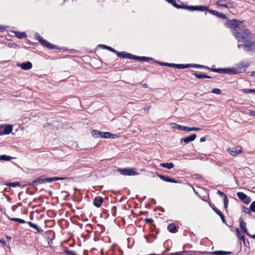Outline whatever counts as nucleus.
I'll return each instance as SVG.
<instances>
[{
	"label": "nucleus",
	"mask_w": 255,
	"mask_h": 255,
	"mask_svg": "<svg viewBox=\"0 0 255 255\" xmlns=\"http://www.w3.org/2000/svg\"><path fill=\"white\" fill-rule=\"evenodd\" d=\"M115 53L119 57L126 58L127 52H119L116 50Z\"/></svg>",
	"instance_id": "34"
},
{
	"label": "nucleus",
	"mask_w": 255,
	"mask_h": 255,
	"mask_svg": "<svg viewBox=\"0 0 255 255\" xmlns=\"http://www.w3.org/2000/svg\"><path fill=\"white\" fill-rule=\"evenodd\" d=\"M213 209L214 211V212L220 217L223 223H226V220L225 217L224 215L221 213V212L216 207L213 208Z\"/></svg>",
	"instance_id": "23"
},
{
	"label": "nucleus",
	"mask_w": 255,
	"mask_h": 255,
	"mask_svg": "<svg viewBox=\"0 0 255 255\" xmlns=\"http://www.w3.org/2000/svg\"><path fill=\"white\" fill-rule=\"evenodd\" d=\"M157 176L164 181L168 182H171V183H180L181 181H179L178 180H175L173 178H171L169 177L161 174H159L158 173H157Z\"/></svg>",
	"instance_id": "11"
},
{
	"label": "nucleus",
	"mask_w": 255,
	"mask_h": 255,
	"mask_svg": "<svg viewBox=\"0 0 255 255\" xmlns=\"http://www.w3.org/2000/svg\"><path fill=\"white\" fill-rule=\"evenodd\" d=\"M134 60H138L140 61H149V60H153V58L147 57H144V56H138L134 55Z\"/></svg>",
	"instance_id": "20"
},
{
	"label": "nucleus",
	"mask_w": 255,
	"mask_h": 255,
	"mask_svg": "<svg viewBox=\"0 0 255 255\" xmlns=\"http://www.w3.org/2000/svg\"><path fill=\"white\" fill-rule=\"evenodd\" d=\"M144 221L146 223L151 224L153 222V220L151 218H145Z\"/></svg>",
	"instance_id": "48"
},
{
	"label": "nucleus",
	"mask_w": 255,
	"mask_h": 255,
	"mask_svg": "<svg viewBox=\"0 0 255 255\" xmlns=\"http://www.w3.org/2000/svg\"><path fill=\"white\" fill-rule=\"evenodd\" d=\"M149 109H150V107L149 106H147L146 107L144 108V111H148Z\"/></svg>",
	"instance_id": "63"
},
{
	"label": "nucleus",
	"mask_w": 255,
	"mask_h": 255,
	"mask_svg": "<svg viewBox=\"0 0 255 255\" xmlns=\"http://www.w3.org/2000/svg\"><path fill=\"white\" fill-rule=\"evenodd\" d=\"M217 73L221 74H237L238 73L237 69L232 68H218Z\"/></svg>",
	"instance_id": "7"
},
{
	"label": "nucleus",
	"mask_w": 255,
	"mask_h": 255,
	"mask_svg": "<svg viewBox=\"0 0 255 255\" xmlns=\"http://www.w3.org/2000/svg\"><path fill=\"white\" fill-rule=\"evenodd\" d=\"M244 244L245 246L246 247H248V246L250 245V243L247 240H245V243H244Z\"/></svg>",
	"instance_id": "58"
},
{
	"label": "nucleus",
	"mask_w": 255,
	"mask_h": 255,
	"mask_svg": "<svg viewBox=\"0 0 255 255\" xmlns=\"http://www.w3.org/2000/svg\"><path fill=\"white\" fill-rule=\"evenodd\" d=\"M217 194L220 196L223 197L224 198H226V197H227V196L224 192H223L222 191H221L220 190L217 191Z\"/></svg>",
	"instance_id": "44"
},
{
	"label": "nucleus",
	"mask_w": 255,
	"mask_h": 255,
	"mask_svg": "<svg viewBox=\"0 0 255 255\" xmlns=\"http://www.w3.org/2000/svg\"><path fill=\"white\" fill-rule=\"evenodd\" d=\"M65 253L68 255H76L75 252L70 250H65Z\"/></svg>",
	"instance_id": "43"
},
{
	"label": "nucleus",
	"mask_w": 255,
	"mask_h": 255,
	"mask_svg": "<svg viewBox=\"0 0 255 255\" xmlns=\"http://www.w3.org/2000/svg\"><path fill=\"white\" fill-rule=\"evenodd\" d=\"M196 136H197L196 134H193L187 137L181 138V141H184L185 143L187 144L189 142L194 140L196 139Z\"/></svg>",
	"instance_id": "17"
},
{
	"label": "nucleus",
	"mask_w": 255,
	"mask_h": 255,
	"mask_svg": "<svg viewBox=\"0 0 255 255\" xmlns=\"http://www.w3.org/2000/svg\"><path fill=\"white\" fill-rule=\"evenodd\" d=\"M171 126L172 128H173L179 129L181 130H183V126L179 125L177 124L173 123L171 124Z\"/></svg>",
	"instance_id": "35"
},
{
	"label": "nucleus",
	"mask_w": 255,
	"mask_h": 255,
	"mask_svg": "<svg viewBox=\"0 0 255 255\" xmlns=\"http://www.w3.org/2000/svg\"><path fill=\"white\" fill-rule=\"evenodd\" d=\"M200 129L199 128L196 127H192V128H189L187 127L183 126V131H198Z\"/></svg>",
	"instance_id": "26"
},
{
	"label": "nucleus",
	"mask_w": 255,
	"mask_h": 255,
	"mask_svg": "<svg viewBox=\"0 0 255 255\" xmlns=\"http://www.w3.org/2000/svg\"><path fill=\"white\" fill-rule=\"evenodd\" d=\"M239 239H241L244 243H245L246 238L244 235H241Z\"/></svg>",
	"instance_id": "56"
},
{
	"label": "nucleus",
	"mask_w": 255,
	"mask_h": 255,
	"mask_svg": "<svg viewBox=\"0 0 255 255\" xmlns=\"http://www.w3.org/2000/svg\"><path fill=\"white\" fill-rule=\"evenodd\" d=\"M66 178L63 177H53L45 178L44 176H40V177L33 180L31 184L33 186H38L40 184L46 182H51L55 181L63 180L66 179Z\"/></svg>",
	"instance_id": "2"
},
{
	"label": "nucleus",
	"mask_w": 255,
	"mask_h": 255,
	"mask_svg": "<svg viewBox=\"0 0 255 255\" xmlns=\"http://www.w3.org/2000/svg\"><path fill=\"white\" fill-rule=\"evenodd\" d=\"M243 21H238L236 19L228 20L226 22L225 26L228 28H233V32L241 28L243 26Z\"/></svg>",
	"instance_id": "4"
},
{
	"label": "nucleus",
	"mask_w": 255,
	"mask_h": 255,
	"mask_svg": "<svg viewBox=\"0 0 255 255\" xmlns=\"http://www.w3.org/2000/svg\"><path fill=\"white\" fill-rule=\"evenodd\" d=\"M251 90H252V89H245L241 90V91L245 93H250L252 92Z\"/></svg>",
	"instance_id": "49"
},
{
	"label": "nucleus",
	"mask_w": 255,
	"mask_h": 255,
	"mask_svg": "<svg viewBox=\"0 0 255 255\" xmlns=\"http://www.w3.org/2000/svg\"><path fill=\"white\" fill-rule=\"evenodd\" d=\"M213 254L215 255H231L232 254V253L230 252L219 251L214 252Z\"/></svg>",
	"instance_id": "28"
},
{
	"label": "nucleus",
	"mask_w": 255,
	"mask_h": 255,
	"mask_svg": "<svg viewBox=\"0 0 255 255\" xmlns=\"http://www.w3.org/2000/svg\"><path fill=\"white\" fill-rule=\"evenodd\" d=\"M167 229L169 232L172 233H175L177 232L176 226L173 223L169 224L168 226Z\"/></svg>",
	"instance_id": "24"
},
{
	"label": "nucleus",
	"mask_w": 255,
	"mask_h": 255,
	"mask_svg": "<svg viewBox=\"0 0 255 255\" xmlns=\"http://www.w3.org/2000/svg\"><path fill=\"white\" fill-rule=\"evenodd\" d=\"M0 243L3 246L6 245V242L3 238L0 239Z\"/></svg>",
	"instance_id": "53"
},
{
	"label": "nucleus",
	"mask_w": 255,
	"mask_h": 255,
	"mask_svg": "<svg viewBox=\"0 0 255 255\" xmlns=\"http://www.w3.org/2000/svg\"><path fill=\"white\" fill-rule=\"evenodd\" d=\"M4 30L5 28L3 26L0 25V31H2Z\"/></svg>",
	"instance_id": "61"
},
{
	"label": "nucleus",
	"mask_w": 255,
	"mask_h": 255,
	"mask_svg": "<svg viewBox=\"0 0 255 255\" xmlns=\"http://www.w3.org/2000/svg\"><path fill=\"white\" fill-rule=\"evenodd\" d=\"M185 9L189 10L191 11L197 10V11H207L208 10V6L204 5H185Z\"/></svg>",
	"instance_id": "8"
},
{
	"label": "nucleus",
	"mask_w": 255,
	"mask_h": 255,
	"mask_svg": "<svg viewBox=\"0 0 255 255\" xmlns=\"http://www.w3.org/2000/svg\"><path fill=\"white\" fill-rule=\"evenodd\" d=\"M236 232L237 237H238V238H240L241 237V236L242 235L241 234V231L239 230L238 228L236 229Z\"/></svg>",
	"instance_id": "46"
},
{
	"label": "nucleus",
	"mask_w": 255,
	"mask_h": 255,
	"mask_svg": "<svg viewBox=\"0 0 255 255\" xmlns=\"http://www.w3.org/2000/svg\"><path fill=\"white\" fill-rule=\"evenodd\" d=\"M104 202V199L101 196H97L94 198L93 204L97 208L101 206L102 203Z\"/></svg>",
	"instance_id": "14"
},
{
	"label": "nucleus",
	"mask_w": 255,
	"mask_h": 255,
	"mask_svg": "<svg viewBox=\"0 0 255 255\" xmlns=\"http://www.w3.org/2000/svg\"><path fill=\"white\" fill-rule=\"evenodd\" d=\"M170 67L177 68L178 69H184L188 68V64H174L171 63L169 65Z\"/></svg>",
	"instance_id": "18"
},
{
	"label": "nucleus",
	"mask_w": 255,
	"mask_h": 255,
	"mask_svg": "<svg viewBox=\"0 0 255 255\" xmlns=\"http://www.w3.org/2000/svg\"><path fill=\"white\" fill-rule=\"evenodd\" d=\"M53 234V232L52 231H49L46 233L47 241L48 242L49 244H50V242L52 241V238L50 236H52Z\"/></svg>",
	"instance_id": "29"
},
{
	"label": "nucleus",
	"mask_w": 255,
	"mask_h": 255,
	"mask_svg": "<svg viewBox=\"0 0 255 255\" xmlns=\"http://www.w3.org/2000/svg\"><path fill=\"white\" fill-rule=\"evenodd\" d=\"M185 254H187L188 255H198V252L197 251H185Z\"/></svg>",
	"instance_id": "42"
},
{
	"label": "nucleus",
	"mask_w": 255,
	"mask_h": 255,
	"mask_svg": "<svg viewBox=\"0 0 255 255\" xmlns=\"http://www.w3.org/2000/svg\"><path fill=\"white\" fill-rule=\"evenodd\" d=\"M242 151V148L241 146H236L229 148V153L232 156H235L240 153Z\"/></svg>",
	"instance_id": "12"
},
{
	"label": "nucleus",
	"mask_w": 255,
	"mask_h": 255,
	"mask_svg": "<svg viewBox=\"0 0 255 255\" xmlns=\"http://www.w3.org/2000/svg\"><path fill=\"white\" fill-rule=\"evenodd\" d=\"M208 11L212 14L214 15H216V16L217 17H219V15H220V13L218 11H216V10H209L208 9Z\"/></svg>",
	"instance_id": "39"
},
{
	"label": "nucleus",
	"mask_w": 255,
	"mask_h": 255,
	"mask_svg": "<svg viewBox=\"0 0 255 255\" xmlns=\"http://www.w3.org/2000/svg\"><path fill=\"white\" fill-rule=\"evenodd\" d=\"M171 255H181V252L174 253H172L171 254Z\"/></svg>",
	"instance_id": "59"
},
{
	"label": "nucleus",
	"mask_w": 255,
	"mask_h": 255,
	"mask_svg": "<svg viewBox=\"0 0 255 255\" xmlns=\"http://www.w3.org/2000/svg\"><path fill=\"white\" fill-rule=\"evenodd\" d=\"M27 224L32 228L35 229L38 233H42L43 230L39 227L37 226L36 224L31 222H28Z\"/></svg>",
	"instance_id": "22"
},
{
	"label": "nucleus",
	"mask_w": 255,
	"mask_h": 255,
	"mask_svg": "<svg viewBox=\"0 0 255 255\" xmlns=\"http://www.w3.org/2000/svg\"><path fill=\"white\" fill-rule=\"evenodd\" d=\"M219 17H220L221 18H222L223 19H225L226 18V16L225 14L220 13Z\"/></svg>",
	"instance_id": "55"
},
{
	"label": "nucleus",
	"mask_w": 255,
	"mask_h": 255,
	"mask_svg": "<svg viewBox=\"0 0 255 255\" xmlns=\"http://www.w3.org/2000/svg\"><path fill=\"white\" fill-rule=\"evenodd\" d=\"M240 227L243 232L247 235L251 236V234L248 232L247 228H246V223L244 222L242 217L239 218Z\"/></svg>",
	"instance_id": "13"
},
{
	"label": "nucleus",
	"mask_w": 255,
	"mask_h": 255,
	"mask_svg": "<svg viewBox=\"0 0 255 255\" xmlns=\"http://www.w3.org/2000/svg\"><path fill=\"white\" fill-rule=\"evenodd\" d=\"M206 69H208L210 70V71L215 72H217V70H218V68H210L208 67Z\"/></svg>",
	"instance_id": "52"
},
{
	"label": "nucleus",
	"mask_w": 255,
	"mask_h": 255,
	"mask_svg": "<svg viewBox=\"0 0 255 255\" xmlns=\"http://www.w3.org/2000/svg\"><path fill=\"white\" fill-rule=\"evenodd\" d=\"M250 113H251L252 115H253V116H255V111H250Z\"/></svg>",
	"instance_id": "62"
},
{
	"label": "nucleus",
	"mask_w": 255,
	"mask_h": 255,
	"mask_svg": "<svg viewBox=\"0 0 255 255\" xmlns=\"http://www.w3.org/2000/svg\"><path fill=\"white\" fill-rule=\"evenodd\" d=\"M98 46L100 47H102L104 49H108L109 51H111L112 52H114V53H115V52H116V50L115 49H114V48H113L112 47H111L110 46H107L106 45L99 44L98 45Z\"/></svg>",
	"instance_id": "32"
},
{
	"label": "nucleus",
	"mask_w": 255,
	"mask_h": 255,
	"mask_svg": "<svg viewBox=\"0 0 255 255\" xmlns=\"http://www.w3.org/2000/svg\"><path fill=\"white\" fill-rule=\"evenodd\" d=\"M216 5L217 6L225 7L228 8L234 7V5L232 2H228L227 0H219L217 1Z\"/></svg>",
	"instance_id": "9"
},
{
	"label": "nucleus",
	"mask_w": 255,
	"mask_h": 255,
	"mask_svg": "<svg viewBox=\"0 0 255 255\" xmlns=\"http://www.w3.org/2000/svg\"><path fill=\"white\" fill-rule=\"evenodd\" d=\"M211 92L213 94H216L218 95H220L221 94V90L218 88L213 89L211 91Z\"/></svg>",
	"instance_id": "40"
},
{
	"label": "nucleus",
	"mask_w": 255,
	"mask_h": 255,
	"mask_svg": "<svg viewBox=\"0 0 255 255\" xmlns=\"http://www.w3.org/2000/svg\"><path fill=\"white\" fill-rule=\"evenodd\" d=\"M251 75H252V76L254 77H255V71H253V72L252 73Z\"/></svg>",
	"instance_id": "64"
},
{
	"label": "nucleus",
	"mask_w": 255,
	"mask_h": 255,
	"mask_svg": "<svg viewBox=\"0 0 255 255\" xmlns=\"http://www.w3.org/2000/svg\"><path fill=\"white\" fill-rule=\"evenodd\" d=\"M223 201H224V208L227 211L228 206V203H229V200L228 199V197H226V198H224L223 199Z\"/></svg>",
	"instance_id": "37"
},
{
	"label": "nucleus",
	"mask_w": 255,
	"mask_h": 255,
	"mask_svg": "<svg viewBox=\"0 0 255 255\" xmlns=\"http://www.w3.org/2000/svg\"><path fill=\"white\" fill-rule=\"evenodd\" d=\"M103 131L98 130H93L92 131V136L95 138H99L102 137Z\"/></svg>",
	"instance_id": "21"
},
{
	"label": "nucleus",
	"mask_w": 255,
	"mask_h": 255,
	"mask_svg": "<svg viewBox=\"0 0 255 255\" xmlns=\"http://www.w3.org/2000/svg\"><path fill=\"white\" fill-rule=\"evenodd\" d=\"M250 210L253 212H255V201H253L250 205Z\"/></svg>",
	"instance_id": "41"
},
{
	"label": "nucleus",
	"mask_w": 255,
	"mask_h": 255,
	"mask_svg": "<svg viewBox=\"0 0 255 255\" xmlns=\"http://www.w3.org/2000/svg\"><path fill=\"white\" fill-rule=\"evenodd\" d=\"M238 198L245 204H248L251 202V198L243 192H240L237 193Z\"/></svg>",
	"instance_id": "10"
},
{
	"label": "nucleus",
	"mask_w": 255,
	"mask_h": 255,
	"mask_svg": "<svg viewBox=\"0 0 255 255\" xmlns=\"http://www.w3.org/2000/svg\"><path fill=\"white\" fill-rule=\"evenodd\" d=\"M35 37L36 39L38 40L42 45L46 46L47 48L49 49H59L58 47L56 46L52 45L50 43L48 42L47 41L43 39L42 37L40 36V35L36 33L35 34Z\"/></svg>",
	"instance_id": "6"
},
{
	"label": "nucleus",
	"mask_w": 255,
	"mask_h": 255,
	"mask_svg": "<svg viewBox=\"0 0 255 255\" xmlns=\"http://www.w3.org/2000/svg\"><path fill=\"white\" fill-rule=\"evenodd\" d=\"M16 222H18V223H21V224H24V223H26L25 220L20 219V218L16 219Z\"/></svg>",
	"instance_id": "50"
},
{
	"label": "nucleus",
	"mask_w": 255,
	"mask_h": 255,
	"mask_svg": "<svg viewBox=\"0 0 255 255\" xmlns=\"http://www.w3.org/2000/svg\"><path fill=\"white\" fill-rule=\"evenodd\" d=\"M155 63H158L162 66H167L168 67H169V65L171 64V63H163V62H158V61H155Z\"/></svg>",
	"instance_id": "45"
},
{
	"label": "nucleus",
	"mask_w": 255,
	"mask_h": 255,
	"mask_svg": "<svg viewBox=\"0 0 255 255\" xmlns=\"http://www.w3.org/2000/svg\"><path fill=\"white\" fill-rule=\"evenodd\" d=\"M117 170L121 174L125 176H135L139 174L138 172L135 171L134 169L132 168H119Z\"/></svg>",
	"instance_id": "5"
},
{
	"label": "nucleus",
	"mask_w": 255,
	"mask_h": 255,
	"mask_svg": "<svg viewBox=\"0 0 255 255\" xmlns=\"http://www.w3.org/2000/svg\"><path fill=\"white\" fill-rule=\"evenodd\" d=\"M133 57H134V55H132L130 53H127L126 58H128L130 59H134Z\"/></svg>",
	"instance_id": "47"
},
{
	"label": "nucleus",
	"mask_w": 255,
	"mask_h": 255,
	"mask_svg": "<svg viewBox=\"0 0 255 255\" xmlns=\"http://www.w3.org/2000/svg\"><path fill=\"white\" fill-rule=\"evenodd\" d=\"M242 209H243V211L246 213H248V212L250 210V209H249L248 208H247L246 207H245L244 206H242Z\"/></svg>",
	"instance_id": "51"
},
{
	"label": "nucleus",
	"mask_w": 255,
	"mask_h": 255,
	"mask_svg": "<svg viewBox=\"0 0 255 255\" xmlns=\"http://www.w3.org/2000/svg\"><path fill=\"white\" fill-rule=\"evenodd\" d=\"M6 185L10 186V187H18L20 186V184L18 182H9L7 184H6Z\"/></svg>",
	"instance_id": "36"
},
{
	"label": "nucleus",
	"mask_w": 255,
	"mask_h": 255,
	"mask_svg": "<svg viewBox=\"0 0 255 255\" xmlns=\"http://www.w3.org/2000/svg\"><path fill=\"white\" fill-rule=\"evenodd\" d=\"M233 34L238 41L242 42L248 41L254 37V34L245 28H240L237 31L233 32Z\"/></svg>",
	"instance_id": "1"
},
{
	"label": "nucleus",
	"mask_w": 255,
	"mask_h": 255,
	"mask_svg": "<svg viewBox=\"0 0 255 255\" xmlns=\"http://www.w3.org/2000/svg\"><path fill=\"white\" fill-rule=\"evenodd\" d=\"M14 157H12L9 155H0V160H4V161H9L11 159H13Z\"/></svg>",
	"instance_id": "31"
},
{
	"label": "nucleus",
	"mask_w": 255,
	"mask_h": 255,
	"mask_svg": "<svg viewBox=\"0 0 255 255\" xmlns=\"http://www.w3.org/2000/svg\"><path fill=\"white\" fill-rule=\"evenodd\" d=\"M170 4L173 5L175 7L178 9L185 8V5H184V3L179 0L177 1L176 0H173V2H171Z\"/></svg>",
	"instance_id": "15"
},
{
	"label": "nucleus",
	"mask_w": 255,
	"mask_h": 255,
	"mask_svg": "<svg viewBox=\"0 0 255 255\" xmlns=\"http://www.w3.org/2000/svg\"><path fill=\"white\" fill-rule=\"evenodd\" d=\"M200 142H204L206 141L205 137H202L200 139Z\"/></svg>",
	"instance_id": "60"
},
{
	"label": "nucleus",
	"mask_w": 255,
	"mask_h": 255,
	"mask_svg": "<svg viewBox=\"0 0 255 255\" xmlns=\"http://www.w3.org/2000/svg\"><path fill=\"white\" fill-rule=\"evenodd\" d=\"M245 44H238V47L240 49L243 48L244 50L246 52H249L255 49V34H254V37L248 41L245 42Z\"/></svg>",
	"instance_id": "3"
},
{
	"label": "nucleus",
	"mask_w": 255,
	"mask_h": 255,
	"mask_svg": "<svg viewBox=\"0 0 255 255\" xmlns=\"http://www.w3.org/2000/svg\"><path fill=\"white\" fill-rule=\"evenodd\" d=\"M21 69L25 70H28L30 69L32 67V64L31 62L27 61L26 62H23L20 64H18Z\"/></svg>",
	"instance_id": "16"
},
{
	"label": "nucleus",
	"mask_w": 255,
	"mask_h": 255,
	"mask_svg": "<svg viewBox=\"0 0 255 255\" xmlns=\"http://www.w3.org/2000/svg\"><path fill=\"white\" fill-rule=\"evenodd\" d=\"M115 134L111 133L109 132H103L102 138H108L111 137H112V138H115Z\"/></svg>",
	"instance_id": "27"
},
{
	"label": "nucleus",
	"mask_w": 255,
	"mask_h": 255,
	"mask_svg": "<svg viewBox=\"0 0 255 255\" xmlns=\"http://www.w3.org/2000/svg\"><path fill=\"white\" fill-rule=\"evenodd\" d=\"M3 127L4 134H9L12 130V126L10 125H5Z\"/></svg>",
	"instance_id": "19"
},
{
	"label": "nucleus",
	"mask_w": 255,
	"mask_h": 255,
	"mask_svg": "<svg viewBox=\"0 0 255 255\" xmlns=\"http://www.w3.org/2000/svg\"><path fill=\"white\" fill-rule=\"evenodd\" d=\"M3 126H0V135H3L4 134V131L3 130Z\"/></svg>",
	"instance_id": "54"
},
{
	"label": "nucleus",
	"mask_w": 255,
	"mask_h": 255,
	"mask_svg": "<svg viewBox=\"0 0 255 255\" xmlns=\"http://www.w3.org/2000/svg\"><path fill=\"white\" fill-rule=\"evenodd\" d=\"M193 75L197 78L199 79H203L205 78L206 77V74H202V73H194Z\"/></svg>",
	"instance_id": "38"
},
{
	"label": "nucleus",
	"mask_w": 255,
	"mask_h": 255,
	"mask_svg": "<svg viewBox=\"0 0 255 255\" xmlns=\"http://www.w3.org/2000/svg\"><path fill=\"white\" fill-rule=\"evenodd\" d=\"M51 125V124L49 123H46L43 125V128H46L49 127Z\"/></svg>",
	"instance_id": "57"
},
{
	"label": "nucleus",
	"mask_w": 255,
	"mask_h": 255,
	"mask_svg": "<svg viewBox=\"0 0 255 255\" xmlns=\"http://www.w3.org/2000/svg\"><path fill=\"white\" fill-rule=\"evenodd\" d=\"M188 68H204L206 69L207 68V66L198 65L196 64H188Z\"/></svg>",
	"instance_id": "30"
},
{
	"label": "nucleus",
	"mask_w": 255,
	"mask_h": 255,
	"mask_svg": "<svg viewBox=\"0 0 255 255\" xmlns=\"http://www.w3.org/2000/svg\"><path fill=\"white\" fill-rule=\"evenodd\" d=\"M160 166L162 167H165L167 169H170L174 167V164L172 163H161L160 164Z\"/></svg>",
	"instance_id": "25"
},
{
	"label": "nucleus",
	"mask_w": 255,
	"mask_h": 255,
	"mask_svg": "<svg viewBox=\"0 0 255 255\" xmlns=\"http://www.w3.org/2000/svg\"><path fill=\"white\" fill-rule=\"evenodd\" d=\"M15 36L18 39H21L26 36V35L25 32H14Z\"/></svg>",
	"instance_id": "33"
}]
</instances>
